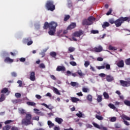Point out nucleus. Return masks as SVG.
<instances>
[{
  "label": "nucleus",
  "mask_w": 130,
  "mask_h": 130,
  "mask_svg": "<svg viewBox=\"0 0 130 130\" xmlns=\"http://www.w3.org/2000/svg\"><path fill=\"white\" fill-rule=\"evenodd\" d=\"M125 62L126 65H130V58L126 59Z\"/></svg>",
  "instance_id": "09e8293b"
},
{
  "label": "nucleus",
  "mask_w": 130,
  "mask_h": 130,
  "mask_svg": "<svg viewBox=\"0 0 130 130\" xmlns=\"http://www.w3.org/2000/svg\"><path fill=\"white\" fill-rule=\"evenodd\" d=\"M76 116H78V117H80V118L83 117V115L81 112H79V113L76 114Z\"/></svg>",
  "instance_id": "8fccbe9b"
},
{
  "label": "nucleus",
  "mask_w": 130,
  "mask_h": 130,
  "mask_svg": "<svg viewBox=\"0 0 130 130\" xmlns=\"http://www.w3.org/2000/svg\"><path fill=\"white\" fill-rule=\"evenodd\" d=\"M124 21H130V17H121L116 21H115V24L116 27H118L120 26Z\"/></svg>",
  "instance_id": "7ed1b4c3"
},
{
  "label": "nucleus",
  "mask_w": 130,
  "mask_h": 130,
  "mask_svg": "<svg viewBox=\"0 0 130 130\" xmlns=\"http://www.w3.org/2000/svg\"><path fill=\"white\" fill-rule=\"evenodd\" d=\"M121 118L122 120H123V123H124V124L126 126H129L130 125V123L126 121V120H127V121H130V117L126 116L125 115H122L121 116Z\"/></svg>",
  "instance_id": "423d86ee"
},
{
  "label": "nucleus",
  "mask_w": 130,
  "mask_h": 130,
  "mask_svg": "<svg viewBox=\"0 0 130 130\" xmlns=\"http://www.w3.org/2000/svg\"><path fill=\"white\" fill-rule=\"evenodd\" d=\"M29 79L30 80V81H32V82H34V81H35V72H31L30 73Z\"/></svg>",
  "instance_id": "6e6552de"
},
{
  "label": "nucleus",
  "mask_w": 130,
  "mask_h": 130,
  "mask_svg": "<svg viewBox=\"0 0 130 130\" xmlns=\"http://www.w3.org/2000/svg\"><path fill=\"white\" fill-rule=\"evenodd\" d=\"M105 67L107 70H110L111 67L110 64L105 63Z\"/></svg>",
  "instance_id": "3c124183"
},
{
  "label": "nucleus",
  "mask_w": 130,
  "mask_h": 130,
  "mask_svg": "<svg viewBox=\"0 0 130 130\" xmlns=\"http://www.w3.org/2000/svg\"><path fill=\"white\" fill-rule=\"evenodd\" d=\"M17 83L19 84V87H22V81H21V80H18V81H17Z\"/></svg>",
  "instance_id": "bf43d9fd"
},
{
  "label": "nucleus",
  "mask_w": 130,
  "mask_h": 130,
  "mask_svg": "<svg viewBox=\"0 0 130 130\" xmlns=\"http://www.w3.org/2000/svg\"><path fill=\"white\" fill-rule=\"evenodd\" d=\"M47 123H48V125L49 126V127L50 128H51L53 126H54V124L52 122H51V121H50V120H48Z\"/></svg>",
  "instance_id": "6ab92c4d"
},
{
  "label": "nucleus",
  "mask_w": 130,
  "mask_h": 130,
  "mask_svg": "<svg viewBox=\"0 0 130 130\" xmlns=\"http://www.w3.org/2000/svg\"><path fill=\"white\" fill-rule=\"evenodd\" d=\"M110 25L109 23L107 22H105L104 23V24L102 25V27L104 28H105L106 27H108Z\"/></svg>",
  "instance_id": "473e14b6"
},
{
  "label": "nucleus",
  "mask_w": 130,
  "mask_h": 130,
  "mask_svg": "<svg viewBox=\"0 0 130 130\" xmlns=\"http://www.w3.org/2000/svg\"><path fill=\"white\" fill-rule=\"evenodd\" d=\"M87 99L90 102H92V96L91 95L89 94L87 96Z\"/></svg>",
  "instance_id": "c756f323"
},
{
  "label": "nucleus",
  "mask_w": 130,
  "mask_h": 130,
  "mask_svg": "<svg viewBox=\"0 0 130 130\" xmlns=\"http://www.w3.org/2000/svg\"><path fill=\"white\" fill-rule=\"evenodd\" d=\"M5 100V94H1V96L0 98V102H3V101H4Z\"/></svg>",
  "instance_id": "2f4dec72"
},
{
  "label": "nucleus",
  "mask_w": 130,
  "mask_h": 130,
  "mask_svg": "<svg viewBox=\"0 0 130 130\" xmlns=\"http://www.w3.org/2000/svg\"><path fill=\"white\" fill-rule=\"evenodd\" d=\"M53 92H54V93H55V94H57V95H60V93L59 92L58 90L55 87L53 88Z\"/></svg>",
  "instance_id": "7c9ffc66"
},
{
  "label": "nucleus",
  "mask_w": 130,
  "mask_h": 130,
  "mask_svg": "<svg viewBox=\"0 0 130 130\" xmlns=\"http://www.w3.org/2000/svg\"><path fill=\"white\" fill-rule=\"evenodd\" d=\"M50 55L53 58H55L57 55V53L55 52L52 51L50 53Z\"/></svg>",
  "instance_id": "a878e982"
},
{
  "label": "nucleus",
  "mask_w": 130,
  "mask_h": 130,
  "mask_svg": "<svg viewBox=\"0 0 130 130\" xmlns=\"http://www.w3.org/2000/svg\"><path fill=\"white\" fill-rule=\"evenodd\" d=\"M82 91L84 93H87V92H88V91H89V89L87 88L83 87V89H82Z\"/></svg>",
  "instance_id": "49530a36"
},
{
  "label": "nucleus",
  "mask_w": 130,
  "mask_h": 130,
  "mask_svg": "<svg viewBox=\"0 0 130 130\" xmlns=\"http://www.w3.org/2000/svg\"><path fill=\"white\" fill-rule=\"evenodd\" d=\"M71 85L72 87H75V86H76L77 85V83L75 82H71Z\"/></svg>",
  "instance_id": "864d4df0"
},
{
  "label": "nucleus",
  "mask_w": 130,
  "mask_h": 130,
  "mask_svg": "<svg viewBox=\"0 0 130 130\" xmlns=\"http://www.w3.org/2000/svg\"><path fill=\"white\" fill-rule=\"evenodd\" d=\"M116 121V117H112L110 119V122H114Z\"/></svg>",
  "instance_id": "4c0bfd02"
},
{
  "label": "nucleus",
  "mask_w": 130,
  "mask_h": 130,
  "mask_svg": "<svg viewBox=\"0 0 130 130\" xmlns=\"http://www.w3.org/2000/svg\"><path fill=\"white\" fill-rule=\"evenodd\" d=\"M102 100H103L102 95L98 94L97 95V99H96L98 102H99V103L102 102Z\"/></svg>",
  "instance_id": "4be33fe9"
},
{
  "label": "nucleus",
  "mask_w": 130,
  "mask_h": 130,
  "mask_svg": "<svg viewBox=\"0 0 130 130\" xmlns=\"http://www.w3.org/2000/svg\"><path fill=\"white\" fill-rule=\"evenodd\" d=\"M8 92H9V89L6 87L3 89L1 91V93L3 94H6V93H8Z\"/></svg>",
  "instance_id": "5701e85b"
},
{
  "label": "nucleus",
  "mask_w": 130,
  "mask_h": 130,
  "mask_svg": "<svg viewBox=\"0 0 130 130\" xmlns=\"http://www.w3.org/2000/svg\"><path fill=\"white\" fill-rule=\"evenodd\" d=\"M124 104H125V105L126 106H129V107H130V101H128V100H125L124 101Z\"/></svg>",
  "instance_id": "c9c22d12"
},
{
  "label": "nucleus",
  "mask_w": 130,
  "mask_h": 130,
  "mask_svg": "<svg viewBox=\"0 0 130 130\" xmlns=\"http://www.w3.org/2000/svg\"><path fill=\"white\" fill-rule=\"evenodd\" d=\"M109 23H110L111 24H115V21H114V20L113 19H111L109 20Z\"/></svg>",
  "instance_id": "6e6d98bb"
},
{
  "label": "nucleus",
  "mask_w": 130,
  "mask_h": 130,
  "mask_svg": "<svg viewBox=\"0 0 130 130\" xmlns=\"http://www.w3.org/2000/svg\"><path fill=\"white\" fill-rule=\"evenodd\" d=\"M50 77L51 79H52V80H54V81H56V78H55V77L54 75H50Z\"/></svg>",
  "instance_id": "5fc2aeb1"
},
{
  "label": "nucleus",
  "mask_w": 130,
  "mask_h": 130,
  "mask_svg": "<svg viewBox=\"0 0 130 130\" xmlns=\"http://www.w3.org/2000/svg\"><path fill=\"white\" fill-rule=\"evenodd\" d=\"M109 49L113 50V51H115V50H117V48L116 47H115L112 46L111 45H110L109 46Z\"/></svg>",
  "instance_id": "f704fd0d"
},
{
  "label": "nucleus",
  "mask_w": 130,
  "mask_h": 130,
  "mask_svg": "<svg viewBox=\"0 0 130 130\" xmlns=\"http://www.w3.org/2000/svg\"><path fill=\"white\" fill-rule=\"evenodd\" d=\"M55 121L58 124H61L62 122L63 121V119L61 118L56 117L55 118Z\"/></svg>",
  "instance_id": "9b49d317"
},
{
  "label": "nucleus",
  "mask_w": 130,
  "mask_h": 130,
  "mask_svg": "<svg viewBox=\"0 0 130 130\" xmlns=\"http://www.w3.org/2000/svg\"><path fill=\"white\" fill-rule=\"evenodd\" d=\"M19 112L20 114H22L23 115H25V114H27V113H26V110L23 109L19 110Z\"/></svg>",
  "instance_id": "b1692460"
},
{
  "label": "nucleus",
  "mask_w": 130,
  "mask_h": 130,
  "mask_svg": "<svg viewBox=\"0 0 130 130\" xmlns=\"http://www.w3.org/2000/svg\"><path fill=\"white\" fill-rule=\"evenodd\" d=\"M11 130H19V128H18L17 127H16L15 126H12L11 128Z\"/></svg>",
  "instance_id": "680f3d73"
},
{
  "label": "nucleus",
  "mask_w": 130,
  "mask_h": 130,
  "mask_svg": "<svg viewBox=\"0 0 130 130\" xmlns=\"http://www.w3.org/2000/svg\"><path fill=\"white\" fill-rule=\"evenodd\" d=\"M5 62H9V63H12L14 62V60L10 58L9 57H7L5 60H4Z\"/></svg>",
  "instance_id": "f3484780"
},
{
  "label": "nucleus",
  "mask_w": 130,
  "mask_h": 130,
  "mask_svg": "<svg viewBox=\"0 0 130 130\" xmlns=\"http://www.w3.org/2000/svg\"><path fill=\"white\" fill-rule=\"evenodd\" d=\"M68 50L70 52H72L75 51V48L72 47L69 48Z\"/></svg>",
  "instance_id": "79ce46f5"
},
{
  "label": "nucleus",
  "mask_w": 130,
  "mask_h": 130,
  "mask_svg": "<svg viewBox=\"0 0 130 130\" xmlns=\"http://www.w3.org/2000/svg\"><path fill=\"white\" fill-rule=\"evenodd\" d=\"M77 74L80 76H83V74L82 73L81 70H78V71L77 72Z\"/></svg>",
  "instance_id": "37998d69"
},
{
  "label": "nucleus",
  "mask_w": 130,
  "mask_h": 130,
  "mask_svg": "<svg viewBox=\"0 0 130 130\" xmlns=\"http://www.w3.org/2000/svg\"><path fill=\"white\" fill-rule=\"evenodd\" d=\"M13 122V120H7L4 123L5 125H8V124H10L11 123H12Z\"/></svg>",
  "instance_id": "e433bc0d"
},
{
  "label": "nucleus",
  "mask_w": 130,
  "mask_h": 130,
  "mask_svg": "<svg viewBox=\"0 0 130 130\" xmlns=\"http://www.w3.org/2000/svg\"><path fill=\"white\" fill-rule=\"evenodd\" d=\"M30 40H31V38H25L23 40V42L26 44Z\"/></svg>",
  "instance_id": "72a5a7b5"
},
{
  "label": "nucleus",
  "mask_w": 130,
  "mask_h": 130,
  "mask_svg": "<svg viewBox=\"0 0 130 130\" xmlns=\"http://www.w3.org/2000/svg\"><path fill=\"white\" fill-rule=\"evenodd\" d=\"M11 128V126L9 125H7L3 127V130H9Z\"/></svg>",
  "instance_id": "bb28decb"
},
{
  "label": "nucleus",
  "mask_w": 130,
  "mask_h": 130,
  "mask_svg": "<svg viewBox=\"0 0 130 130\" xmlns=\"http://www.w3.org/2000/svg\"><path fill=\"white\" fill-rule=\"evenodd\" d=\"M36 114H37L38 115H42V113L41 112H40V110L37 109H34Z\"/></svg>",
  "instance_id": "412c9836"
},
{
  "label": "nucleus",
  "mask_w": 130,
  "mask_h": 130,
  "mask_svg": "<svg viewBox=\"0 0 130 130\" xmlns=\"http://www.w3.org/2000/svg\"><path fill=\"white\" fill-rule=\"evenodd\" d=\"M45 6L48 11H51V12H53L55 9V6L52 1H48Z\"/></svg>",
  "instance_id": "20e7f679"
},
{
  "label": "nucleus",
  "mask_w": 130,
  "mask_h": 130,
  "mask_svg": "<svg viewBox=\"0 0 130 130\" xmlns=\"http://www.w3.org/2000/svg\"><path fill=\"white\" fill-rule=\"evenodd\" d=\"M95 118L100 121H102L103 120V117H102V116H100L97 114L95 115Z\"/></svg>",
  "instance_id": "393cba45"
},
{
  "label": "nucleus",
  "mask_w": 130,
  "mask_h": 130,
  "mask_svg": "<svg viewBox=\"0 0 130 130\" xmlns=\"http://www.w3.org/2000/svg\"><path fill=\"white\" fill-rule=\"evenodd\" d=\"M109 107L111 108V109H114V110H115V109H117L116 107L112 104H109L108 105Z\"/></svg>",
  "instance_id": "cd10ccee"
},
{
  "label": "nucleus",
  "mask_w": 130,
  "mask_h": 130,
  "mask_svg": "<svg viewBox=\"0 0 130 130\" xmlns=\"http://www.w3.org/2000/svg\"><path fill=\"white\" fill-rule=\"evenodd\" d=\"M117 66L119 68L123 67H124V61H123V60H121L119 61L117 63Z\"/></svg>",
  "instance_id": "a211bd4d"
},
{
  "label": "nucleus",
  "mask_w": 130,
  "mask_h": 130,
  "mask_svg": "<svg viewBox=\"0 0 130 130\" xmlns=\"http://www.w3.org/2000/svg\"><path fill=\"white\" fill-rule=\"evenodd\" d=\"M70 58L71 60H75L74 57H73V55H72V54L70 55Z\"/></svg>",
  "instance_id": "338daca9"
},
{
  "label": "nucleus",
  "mask_w": 130,
  "mask_h": 130,
  "mask_svg": "<svg viewBox=\"0 0 130 130\" xmlns=\"http://www.w3.org/2000/svg\"><path fill=\"white\" fill-rule=\"evenodd\" d=\"M56 71H65L66 68L63 66H58L56 68Z\"/></svg>",
  "instance_id": "2eb2a0df"
},
{
  "label": "nucleus",
  "mask_w": 130,
  "mask_h": 130,
  "mask_svg": "<svg viewBox=\"0 0 130 130\" xmlns=\"http://www.w3.org/2000/svg\"><path fill=\"white\" fill-rule=\"evenodd\" d=\"M103 96L105 98V99H109V95L108 94V93H107L106 92H104L103 93Z\"/></svg>",
  "instance_id": "c85d7f7f"
},
{
  "label": "nucleus",
  "mask_w": 130,
  "mask_h": 130,
  "mask_svg": "<svg viewBox=\"0 0 130 130\" xmlns=\"http://www.w3.org/2000/svg\"><path fill=\"white\" fill-rule=\"evenodd\" d=\"M95 18L92 17H89L88 19H84L82 21L83 25H90L92 24L93 21L95 20Z\"/></svg>",
  "instance_id": "39448f33"
},
{
  "label": "nucleus",
  "mask_w": 130,
  "mask_h": 130,
  "mask_svg": "<svg viewBox=\"0 0 130 130\" xmlns=\"http://www.w3.org/2000/svg\"><path fill=\"white\" fill-rule=\"evenodd\" d=\"M105 68V63L104 64V66H99L97 67V69L99 70L104 69Z\"/></svg>",
  "instance_id": "c03bdc74"
},
{
  "label": "nucleus",
  "mask_w": 130,
  "mask_h": 130,
  "mask_svg": "<svg viewBox=\"0 0 130 130\" xmlns=\"http://www.w3.org/2000/svg\"><path fill=\"white\" fill-rule=\"evenodd\" d=\"M19 60L21 62H25V61H26V58H23V57H21L19 59Z\"/></svg>",
  "instance_id": "4d7b16f0"
},
{
  "label": "nucleus",
  "mask_w": 130,
  "mask_h": 130,
  "mask_svg": "<svg viewBox=\"0 0 130 130\" xmlns=\"http://www.w3.org/2000/svg\"><path fill=\"white\" fill-rule=\"evenodd\" d=\"M76 26V24L75 23H72L68 27L67 29L71 30L74 28Z\"/></svg>",
  "instance_id": "4468645a"
},
{
  "label": "nucleus",
  "mask_w": 130,
  "mask_h": 130,
  "mask_svg": "<svg viewBox=\"0 0 130 130\" xmlns=\"http://www.w3.org/2000/svg\"><path fill=\"white\" fill-rule=\"evenodd\" d=\"M126 81L127 82V84L129 85V86H130V78H127L126 80Z\"/></svg>",
  "instance_id": "774afa93"
},
{
  "label": "nucleus",
  "mask_w": 130,
  "mask_h": 130,
  "mask_svg": "<svg viewBox=\"0 0 130 130\" xmlns=\"http://www.w3.org/2000/svg\"><path fill=\"white\" fill-rule=\"evenodd\" d=\"M99 76L100 77H101L102 78H104L106 76V74H104V73H101L99 74Z\"/></svg>",
  "instance_id": "0e129e2a"
},
{
  "label": "nucleus",
  "mask_w": 130,
  "mask_h": 130,
  "mask_svg": "<svg viewBox=\"0 0 130 130\" xmlns=\"http://www.w3.org/2000/svg\"><path fill=\"white\" fill-rule=\"evenodd\" d=\"M32 119V115L30 113L25 114V117L22 120L21 123L25 126L31 124V120Z\"/></svg>",
  "instance_id": "f03ea898"
},
{
  "label": "nucleus",
  "mask_w": 130,
  "mask_h": 130,
  "mask_svg": "<svg viewBox=\"0 0 130 130\" xmlns=\"http://www.w3.org/2000/svg\"><path fill=\"white\" fill-rule=\"evenodd\" d=\"M70 18V16L69 15H66L64 18V21H67L68 20H69Z\"/></svg>",
  "instance_id": "a19ab883"
},
{
  "label": "nucleus",
  "mask_w": 130,
  "mask_h": 130,
  "mask_svg": "<svg viewBox=\"0 0 130 130\" xmlns=\"http://www.w3.org/2000/svg\"><path fill=\"white\" fill-rule=\"evenodd\" d=\"M26 104L28 105V106H36V103L33 102H26Z\"/></svg>",
  "instance_id": "aec40b11"
},
{
  "label": "nucleus",
  "mask_w": 130,
  "mask_h": 130,
  "mask_svg": "<svg viewBox=\"0 0 130 130\" xmlns=\"http://www.w3.org/2000/svg\"><path fill=\"white\" fill-rule=\"evenodd\" d=\"M90 64V61H86L84 63V66L87 68L88 66Z\"/></svg>",
  "instance_id": "ea45409f"
},
{
  "label": "nucleus",
  "mask_w": 130,
  "mask_h": 130,
  "mask_svg": "<svg viewBox=\"0 0 130 130\" xmlns=\"http://www.w3.org/2000/svg\"><path fill=\"white\" fill-rule=\"evenodd\" d=\"M62 32V29H60V30H59L57 31V34L58 35H60Z\"/></svg>",
  "instance_id": "69168bd1"
},
{
  "label": "nucleus",
  "mask_w": 130,
  "mask_h": 130,
  "mask_svg": "<svg viewBox=\"0 0 130 130\" xmlns=\"http://www.w3.org/2000/svg\"><path fill=\"white\" fill-rule=\"evenodd\" d=\"M27 43V44L28 46H30V45H32V44H33V41L31 40H30Z\"/></svg>",
  "instance_id": "13d9d810"
},
{
  "label": "nucleus",
  "mask_w": 130,
  "mask_h": 130,
  "mask_svg": "<svg viewBox=\"0 0 130 130\" xmlns=\"http://www.w3.org/2000/svg\"><path fill=\"white\" fill-rule=\"evenodd\" d=\"M93 125L94 126V127H95L96 128H100V125L99 124H98L97 123H95V122H93L92 123Z\"/></svg>",
  "instance_id": "58836bf2"
},
{
  "label": "nucleus",
  "mask_w": 130,
  "mask_h": 130,
  "mask_svg": "<svg viewBox=\"0 0 130 130\" xmlns=\"http://www.w3.org/2000/svg\"><path fill=\"white\" fill-rule=\"evenodd\" d=\"M83 34V32L82 31H76L73 34V37L72 39L74 41H77V40L75 38L76 37H80Z\"/></svg>",
  "instance_id": "0eeeda50"
},
{
  "label": "nucleus",
  "mask_w": 130,
  "mask_h": 130,
  "mask_svg": "<svg viewBox=\"0 0 130 130\" xmlns=\"http://www.w3.org/2000/svg\"><path fill=\"white\" fill-rule=\"evenodd\" d=\"M57 26L58 24L56 22L51 21L50 23L46 22L44 23L43 28L44 29H49V35L50 36H54Z\"/></svg>",
  "instance_id": "f257e3e1"
},
{
  "label": "nucleus",
  "mask_w": 130,
  "mask_h": 130,
  "mask_svg": "<svg viewBox=\"0 0 130 130\" xmlns=\"http://www.w3.org/2000/svg\"><path fill=\"white\" fill-rule=\"evenodd\" d=\"M112 10L111 9H109V11L107 13L106 15L107 16L111 14V13H112Z\"/></svg>",
  "instance_id": "e2e57ef3"
},
{
  "label": "nucleus",
  "mask_w": 130,
  "mask_h": 130,
  "mask_svg": "<svg viewBox=\"0 0 130 130\" xmlns=\"http://www.w3.org/2000/svg\"><path fill=\"white\" fill-rule=\"evenodd\" d=\"M41 105H43V106H45V107H46V108H48V109H49L50 110H52L53 109L54 107L50 105H47L45 103H43L41 104Z\"/></svg>",
  "instance_id": "dca6fc26"
},
{
  "label": "nucleus",
  "mask_w": 130,
  "mask_h": 130,
  "mask_svg": "<svg viewBox=\"0 0 130 130\" xmlns=\"http://www.w3.org/2000/svg\"><path fill=\"white\" fill-rule=\"evenodd\" d=\"M120 83L122 87H130L126 81L120 80Z\"/></svg>",
  "instance_id": "1a4fd4ad"
},
{
  "label": "nucleus",
  "mask_w": 130,
  "mask_h": 130,
  "mask_svg": "<svg viewBox=\"0 0 130 130\" xmlns=\"http://www.w3.org/2000/svg\"><path fill=\"white\" fill-rule=\"evenodd\" d=\"M39 67L41 69H45V65H44V63H41V64H40Z\"/></svg>",
  "instance_id": "a18cd8bd"
},
{
  "label": "nucleus",
  "mask_w": 130,
  "mask_h": 130,
  "mask_svg": "<svg viewBox=\"0 0 130 130\" xmlns=\"http://www.w3.org/2000/svg\"><path fill=\"white\" fill-rule=\"evenodd\" d=\"M94 50L96 52H100L103 51V47L101 46H99L98 47H95Z\"/></svg>",
  "instance_id": "ddd939ff"
},
{
  "label": "nucleus",
  "mask_w": 130,
  "mask_h": 130,
  "mask_svg": "<svg viewBox=\"0 0 130 130\" xmlns=\"http://www.w3.org/2000/svg\"><path fill=\"white\" fill-rule=\"evenodd\" d=\"M106 80L107 82H113L114 81V78L111 75H107L106 76Z\"/></svg>",
  "instance_id": "9d476101"
},
{
  "label": "nucleus",
  "mask_w": 130,
  "mask_h": 130,
  "mask_svg": "<svg viewBox=\"0 0 130 130\" xmlns=\"http://www.w3.org/2000/svg\"><path fill=\"white\" fill-rule=\"evenodd\" d=\"M71 101H72V102H73V103H77V102H79V101H80V100L75 97H71Z\"/></svg>",
  "instance_id": "f8f14e48"
},
{
  "label": "nucleus",
  "mask_w": 130,
  "mask_h": 130,
  "mask_svg": "<svg viewBox=\"0 0 130 130\" xmlns=\"http://www.w3.org/2000/svg\"><path fill=\"white\" fill-rule=\"evenodd\" d=\"M15 96L16 98H21V93H16L15 94Z\"/></svg>",
  "instance_id": "de8ad7c7"
},
{
  "label": "nucleus",
  "mask_w": 130,
  "mask_h": 130,
  "mask_svg": "<svg viewBox=\"0 0 130 130\" xmlns=\"http://www.w3.org/2000/svg\"><path fill=\"white\" fill-rule=\"evenodd\" d=\"M91 32L92 34H98L99 31L98 30H91Z\"/></svg>",
  "instance_id": "052dcab7"
},
{
  "label": "nucleus",
  "mask_w": 130,
  "mask_h": 130,
  "mask_svg": "<svg viewBox=\"0 0 130 130\" xmlns=\"http://www.w3.org/2000/svg\"><path fill=\"white\" fill-rule=\"evenodd\" d=\"M70 64L73 66H76L77 65V63L75 61H70Z\"/></svg>",
  "instance_id": "603ef678"
}]
</instances>
